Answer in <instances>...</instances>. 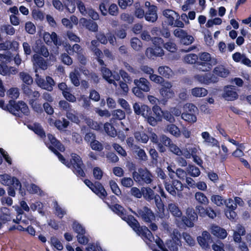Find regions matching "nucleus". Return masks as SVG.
I'll return each instance as SVG.
<instances>
[{
    "mask_svg": "<svg viewBox=\"0 0 251 251\" xmlns=\"http://www.w3.org/2000/svg\"><path fill=\"white\" fill-rule=\"evenodd\" d=\"M47 136L51 144L48 147L57 156L59 161L69 168H71L74 173L77 176L84 177L85 174L82 169L83 163L81 158L77 154L73 153L71 154V158L70 161L66 160L58 151H59L61 152H64L65 151L64 145L52 134L49 133Z\"/></svg>",
    "mask_w": 251,
    "mask_h": 251,
    "instance_id": "nucleus-1",
    "label": "nucleus"
},
{
    "mask_svg": "<svg viewBox=\"0 0 251 251\" xmlns=\"http://www.w3.org/2000/svg\"><path fill=\"white\" fill-rule=\"evenodd\" d=\"M133 108L136 115H141L147 119L148 123L152 126H155L157 121H161L162 118L170 123H173L175 121L174 117L170 112L167 111H163L157 105H154L151 109L147 105H140L136 102L133 104Z\"/></svg>",
    "mask_w": 251,
    "mask_h": 251,
    "instance_id": "nucleus-2",
    "label": "nucleus"
},
{
    "mask_svg": "<svg viewBox=\"0 0 251 251\" xmlns=\"http://www.w3.org/2000/svg\"><path fill=\"white\" fill-rule=\"evenodd\" d=\"M110 208L126 221L133 230L147 243L152 242L154 238L151 232L146 226H140L138 221L131 215H127L126 209L121 205L108 204Z\"/></svg>",
    "mask_w": 251,
    "mask_h": 251,
    "instance_id": "nucleus-3",
    "label": "nucleus"
},
{
    "mask_svg": "<svg viewBox=\"0 0 251 251\" xmlns=\"http://www.w3.org/2000/svg\"><path fill=\"white\" fill-rule=\"evenodd\" d=\"M0 107L4 110H8L14 115L22 117L23 114L27 116L29 114V110L27 104L23 101H19L16 102L14 100H10L9 103L5 105L4 101L0 100Z\"/></svg>",
    "mask_w": 251,
    "mask_h": 251,
    "instance_id": "nucleus-4",
    "label": "nucleus"
},
{
    "mask_svg": "<svg viewBox=\"0 0 251 251\" xmlns=\"http://www.w3.org/2000/svg\"><path fill=\"white\" fill-rule=\"evenodd\" d=\"M143 196L148 201L154 200L157 208V212L159 214H164V204L158 194H155L154 191L150 187L142 188Z\"/></svg>",
    "mask_w": 251,
    "mask_h": 251,
    "instance_id": "nucleus-5",
    "label": "nucleus"
},
{
    "mask_svg": "<svg viewBox=\"0 0 251 251\" xmlns=\"http://www.w3.org/2000/svg\"><path fill=\"white\" fill-rule=\"evenodd\" d=\"M135 86L132 88V91L133 94L139 98H144L145 92L150 91L151 85L149 81L144 77H141L139 79L134 80Z\"/></svg>",
    "mask_w": 251,
    "mask_h": 251,
    "instance_id": "nucleus-6",
    "label": "nucleus"
},
{
    "mask_svg": "<svg viewBox=\"0 0 251 251\" xmlns=\"http://www.w3.org/2000/svg\"><path fill=\"white\" fill-rule=\"evenodd\" d=\"M133 177L135 181L140 184H150L152 181V174L146 168H140L138 172L133 173Z\"/></svg>",
    "mask_w": 251,
    "mask_h": 251,
    "instance_id": "nucleus-7",
    "label": "nucleus"
},
{
    "mask_svg": "<svg viewBox=\"0 0 251 251\" xmlns=\"http://www.w3.org/2000/svg\"><path fill=\"white\" fill-rule=\"evenodd\" d=\"M184 108V112L181 114V118L189 123H195L197 120L198 108L194 104L189 103L185 105Z\"/></svg>",
    "mask_w": 251,
    "mask_h": 251,
    "instance_id": "nucleus-8",
    "label": "nucleus"
},
{
    "mask_svg": "<svg viewBox=\"0 0 251 251\" xmlns=\"http://www.w3.org/2000/svg\"><path fill=\"white\" fill-rule=\"evenodd\" d=\"M72 228L74 231L77 233L76 238L78 242L82 245H86L89 242V239L85 235L86 233L85 228L76 221L73 222Z\"/></svg>",
    "mask_w": 251,
    "mask_h": 251,
    "instance_id": "nucleus-9",
    "label": "nucleus"
},
{
    "mask_svg": "<svg viewBox=\"0 0 251 251\" xmlns=\"http://www.w3.org/2000/svg\"><path fill=\"white\" fill-rule=\"evenodd\" d=\"M164 185L167 192L173 196H176V192L181 191L183 187L182 183L176 179H169L165 181Z\"/></svg>",
    "mask_w": 251,
    "mask_h": 251,
    "instance_id": "nucleus-10",
    "label": "nucleus"
},
{
    "mask_svg": "<svg viewBox=\"0 0 251 251\" xmlns=\"http://www.w3.org/2000/svg\"><path fill=\"white\" fill-rule=\"evenodd\" d=\"M195 78L201 84L206 85L217 83L219 81L218 77L210 72L197 75L195 76Z\"/></svg>",
    "mask_w": 251,
    "mask_h": 251,
    "instance_id": "nucleus-11",
    "label": "nucleus"
},
{
    "mask_svg": "<svg viewBox=\"0 0 251 251\" xmlns=\"http://www.w3.org/2000/svg\"><path fill=\"white\" fill-rule=\"evenodd\" d=\"M198 220V214L192 208H188L186 209V216H182V221L187 226L192 227L194 226V222Z\"/></svg>",
    "mask_w": 251,
    "mask_h": 251,
    "instance_id": "nucleus-12",
    "label": "nucleus"
},
{
    "mask_svg": "<svg viewBox=\"0 0 251 251\" xmlns=\"http://www.w3.org/2000/svg\"><path fill=\"white\" fill-rule=\"evenodd\" d=\"M174 34L176 37L179 39L180 43L184 45H189L194 41V38L192 35H188L186 31L182 29H176Z\"/></svg>",
    "mask_w": 251,
    "mask_h": 251,
    "instance_id": "nucleus-13",
    "label": "nucleus"
},
{
    "mask_svg": "<svg viewBox=\"0 0 251 251\" xmlns=\"http://www.w3.org/2000/svg\"><path fill=\"white\" fill-rule=\"evenodd\" d=\"M224 204L226 206L225 213L226 217L230 220H234L237 218V214L235 212L237 208V205L234 204L233 201L229 198L226 200Z\"/></svg>",
    "mask_w": 251,
    "mask_h": 251,
    "instance_id": "nucleus-14",
    "label": "nucleus"
},
{
    "mask_svg": "<svg viewBox=\"0 0 251 251\" xmlns=\"http://www.w3.org/2000/svg\"><path fill=\"white\" fill-rule=\"evenodd\" d=\"M22 89L24 94L28 98V103H33L34 101H37L40 97L39 92L33 91L29 86L25 84H23Z\"/></svg>",
    "mask_w": 251,
    "mask_h": 251,
    "instance_id": "nucleus-15",
    "label": "nucleus"
},
{
    "mask_svg": "<svg viewBox=\"0 0 251 251\" xmlns=\"http://www.w3.org/2000/svg\"><path fill=\"white\" fill-rule=\"evenodd\" d=\"M137 216L141 217L142 220L146 223H151L152 219L154 217L152 211L147 206H144L142 208L137 210Z\"/></svg>",
    "mask_w": 251,
    "mask_h": 251,
    "instance_id": "nucleus-16",
    "label": "nucleus"
},
{
    "mask_svg": "<svg viewBox=\"0 0 251 251\" xmlns=\"http://www.w3.org/2000/svg\"><path fill=\"white\" fill-rule=\"evenodd\" d=\"M160 93L163 100L167 101L175 96V93L172 89V85L170 82H166L162 86L160 89Z\"/></svg>",
    "mask_w": 251,
    "mask_h": 251,
    "instance_id": "nucleus-17",
    "label": "nucleus"
},
{
    "mask_svg": "<svg viewBox=\"0 0 251 251\" xmlns=\"http://www.w3.org/2000/svg\"><path fill=\"white\" fill-rule=\"evenodd\" d=\"M37 83L40 87L48 91H52L55 85L54 80L50 76H46V79L42 78L38 79Z\"/></svg>",
    "mask_w": 251,
    "mask_h": 251,
    "instance_id": "nucleus-18",
    "label": "nucleus"
},
{
    "mask_svg": "<svg viewBox=\"0 0 251 251\" xmlns=\"http://www.w3.org/2000/svg\"><path fill=\"white\" fill-rule=\"evenodd\" d=\"M196 209L198 212V214L200 217H208L209 218L213 219L217 216L216 211L211 207L207 206L205 208L201 205L196 206Z\"/></svg>",
    "mask_w": 251,
    "mask_h": 251,
    "instance_id": "nucleus-19",
    "label": "nucleus"
},
{
    "mask_svg": "<svg viewBox=\"0 0 251 251\" xmlns=\"http://www.w3.org/2000/svg\"><path fill=\"white\" fill-rule=\"evenodd\" d=\"M197 240L199 245L204 249L209 248V243L212 241L211 235L207 231H203L202 232L201 236L197 237Z\"/></svg>",
    "mask_w": 251,
    "mask_h": 251,
    "instance_id": "nucleus-20",
    "label": "nucleus"
},
{
    "mask_svg": "<svg viewBox=\"0 0 251 251\" xmlns=\"http://www.w3.org/2000/svg\"><path fill=\"white\" fill-rule=\"evenodd\" d=\"M154 45V52L157 57L162 56L164 54L163 50V39L160 37H154L152 39Z\"/></svg>",
    "mask_w": 251,
    "mask_h": 251,
    "instance_id": "nucleus-21",
    "label": "nucleus"
},
{
    "mask_svg": "<svg viewBox=\"0 0 251 251\" xmlns=\"http://www.w3.org/2000/svg\"><path fill=\"white\" fill-rule=\"evenodd\" d=\"M91 190L101 199H104L107 195V193L102 186L99 181H96L95 184Z\"/></svg>",
    "mask_w": 251,
    "mask_h": 251,
    "instance_id": "nucleus-22",
    "label": "nucleus"
},
{
    "mask_svg": "<svg viewBox=\"0 0 251 251\" xmlns=\"http://www.w3.org/2000/svg\"><path fill=\"white\" fill-rule=\"evenodd\" d=\"M180 243L179 238L176 235H174L171 239L166 241V245L171 251H177Z\"/></svg>",
    "mask_w": 251,
    "mask_h": 251,
    "instance_id": "nucleus-23",
    "label": "nucleus"
},
{
    "mask_svg": "<svg viewBox=\"0 0 251 251\" xmlns=\"http://www.w3.org/2000/svg\"><path fill=\"white\" fill-rule=\"evenodd\" d=\"M223 96L226 100L230 101L234 100L238 98L237 93L234 89L230 87H227L225 89Z\"/></svg>",
    "mask_w": 251,
    "mask_h": 251,
    "instance_id": "nucleus-24",
    "label": "nucleus"
},
{
    "mask_svg": "<svg viewBox=\"0 0 251 251\" xmlns=\"http://www.w3.org/2000/svg\"><path fill=\"white\" fill-rule=\"evenodd\" d=\"M157 7L154 5H152L151 7L148 9L145 15V18L146 21L154 23L157 19Z\"/></svg>",
    "mask_w": 251,
    "mask_h": 251,
    "instance_id": "nucleus-25",
    "label": "nucleus"
},
{
    "mask_svg": "<svg viewBox=\"0 0 251 251\" xmlns=\"http://www.w3.org/2000/svg\"><path fill=\"white\" fill-rule=\"evenodd\" d=\"M211 232L214 236L221 239H225L227 234L225 229L218 226H212Z\"/></svg>",
    "mask_w": 251,
    "mask_h": 251,
    "instance_id": "nucleus-26",
    "label": "nucleus"
},
{
    "mask_svg": "<svg viewBox=\"0 0 251 251\" xmlns=\"http://www.w3.org/2000/svg\"><path fill=\"white\" fill-rule=\"evenodd\" d=\"M213 73L217 76L224 78L227 77L229 74L228 70L223 65H219L215 67Z\"/></svg>",
    "mask_w": 251,
    "mask_h": 251,
    "instance_id": "nucleus-27",
    "label": "nucleus"
},
{
    "mask_svg": "<svg viewBox=\"0 0 251 251\" xmlns=\"http://www.w3.org/2000/svg\"><path fill=\"white\" fill-rule=\"evenodd\" d=\"M34 64L38 68L45 70L47 69L48 65L45 59L38 54H34L33 56Z\"/></svg>",
    "mask_w": 251,
    "mask_h": 251,
    "instance_id": "nucleus-28",
    "label": "nucleus"
},
{
    "mask_svg": "<svg viewBox=\"0 0 251 251\" xmlns=\"http://www.w3.org/2000/svg\"><path fill=\"white\" fill-rule=\"evenodd\" d=\"M100 71L103 78L109 83L116 84L115 80L111 78L112 76V73L110 69L105 66H103L100 67Z\"/></svg>",
    "mask_w": 251,
    "mask_h": 251,
    "instance_id": "nucleus-29",
    "label": "nucleus"
},
{
    "mask_svg": "<svg viewBox=\"0 0 251 251\" xmlns=\"http://www.w3.org/2000/svg\"><path fill=\"white\" fill-rule=\"evenodd\" d=\"M212 61V63H210V62H199L198 69L200 71L202 72H208L211 70L213 65H215L217 64V61L216 59H213Z\"/></svg>",
    "mask_w": 251,
    "mask_h": 251,
    "instance_id": "nucleus-30",
    "label": "nucleus"
},
{
    "mask_svg": "<svg viewBox=\"0 0 251 251\" xmlns=\"http://www.w3.org/2000/svg\"><path fill=\"white\" fill-rule=\"evenodd\" d=\"M69 77L74 86L77 87L80 85V74L77 69H75L74 71L71 72Z\"/></svg>",
    "mask_w": 251,
    "mask_h": 251,
    "instance_id": "nucleus-31",
    "label": "nucleus"
},
{
    "mask_svg": "<svg viewBox=\"0 0 251 251\" xmlns=\"http://www.w3.org/2000/svg\"><path fill=\"white\" fill-rule=\"evenodd\" d=\"M81 23H83V24L86 28L90 31L96 32L98 31V26L97 24L93 21L90 20H87L83 18L81 19Z\"/></svg>",
    "mask_w": 251,
    "mask_h": 251,
    "instance_id": "nucleus-32",
    "label": "nucleus"
},
{
    "mask_svg": "<svg viewBox=\"0 0 251 251\" xmlns=\"http://www.w3.org/2000/svg\"><path fill=\"white\" fill-rule=\"evenodd\" d=\"M103 128L105 132L109 136L114 137L117 134V131L113 125L109 123H105L103 126Z\"/></svg>",
    "mask_w": 251,
    "mask_h": 251,
    "instance_id": "nucleus-33",
    "label": "nucleus"
},
{
    "mask_svg": "<svg viewBox=\"0 0 251 251\" xmlns=\"http://www.w3.org/2000/svg\"><path fill=\"white\" fill-rule=\"evenodd\" d=\"M158 72L162 77L167 78H169L173 75L172 70L170 68L166 66H160L158 69Z\"/></svg>",
    "mask_w": 251,
    "mask_h": 251,
    "instance_id": "nucleus-34",
    "label": "nucleus"
},
{
    "mask_svg": "<svg viewBox=\"0 0 251 251\" xmlns=\"http://www.w3.org/2000/svg\"><path fill=\"white\" fill-rule=\"evenodd\" d=\"M54 125L59 130L63 128H67L69 125V122L65 118H62L61 119H57L55 121Z\"/></svg>",
    "mask_w": 251,
    "mask_h": 251,
    "instance_id": "nucleus-35",
    "label": "nucleus"
},
{
    "mask_svg": "<svg viewBox=\"0 0 251 251\" xmlns=\"http://www.w3.org/2000/svg\"><path fill=\"white\" fill-rule=\"evenodd\" d=\"M134 135L136 140L139 142L145 144L149 141L148 135L143 131H136Z\"/></svg>",
    "mask_w": 251,
    "mask_h": 251,
    "instance_id": "nucleus-36",
    "label": "nucleus"
},
{
    "mask_svg": "<svg viewBox=\"0 0 251 251\" xmlns=\"http://www.w3.org/2000/svg\"><path fill=\"white\" fill-rule=\"evenodd\" d=\"M50 37L51 42L53 43V44L59 47L60 46L62 45V41L61 39L58 38L57 34L55 32H52L51 34L48 33V34H45L44 36V40L46 41V38L48 37Z\"/></svg>",
    "mask_w": 251,
    "mask_h": 251,
    "instance_id": "nucleus-37",
    "label": "nucleus"
},
{
    "mask_svg": "<svg viewBox=\"0 0 251 251\" xmlns=\"http://www.w3.org/2000/svg\"><path fill=\"white\" fill-rule=\"evenodd\" d=\"M188 175L195 177L199 176L201 171L198 167L195 165H189L186 168Z\"/></svg>",
    "mask_w": 251,
    "mask_h": 251,
    "instance_id": "nucleus-38",
    "label": "nucleus"
},
{
    "mask_svg": "<svg viewBox=\"0 0 251 251\" xmlns=\"http://www.w3.org/2000/svg\"><path fill=\"white\" fill-rule=\"evenodd\" d=\"M168 208L171 213L176 217H180L182 212L178 208L177 205L175 203H170L168 205Z\"/></svg>",
    "mask_w": 251,
    "mask_h": 251,
    "instance_id": "nucleus-39",
    "label": "nucleus"
},
{
    "mask_svg": "<svg viewBox=\"0 0 251 251\" xmlns=\"http://www.w3.org/2000/svg\"><path fill=\"white\" fill-rule=\"evenodd\" d=\"M192 94L196 97H202L205 96L208 93L207 90L202 87H195L192 89Z\"/></svg>",
    "mask_w": 251,
    "mask_h": 251,
    "instance_id": "nucleus-40",
    "label": "nucleus"
},
{
    "mask_svg": "<svg viewBox=\"0 0 251 251\" xmlns=\"http://www.w3.org/2000/svg\"><path fill=\"white\" fill-rule=\"evenodd\" d=\"M195 197L197 201L200 203L207 205L209 203V201L205 195L201 192H197L195 193Z\"/></svg>",
    "mask_w": 251,
    "mask_h": 251,
    "instance_id": "nucleus-41",
    "label": "nucleus"
},
{
    "mask_svg": "<svg viewBox=\"0 0 251 251\" xmlns=\"http://www.w3.org/2000/svg\"><path fill=\"white\" fill-rule=\"evenodd\" d=\"M211 201L218 206H222L226 202L223 196L219 195H213L211 197Z\"/></svg>",
    "mask_w": 251,
    "mask_h": 251,
    "instance_id": "nucleus-42",
    "label": "nucleus"
},
{
    "mask_svg": "<svg viewBox=\"0 0 251 251\" xmlns=\"http://www.w3.org/2000/svg\"><path fill=\"white\" fill-rule=\"evenodd\" d=\"M30 128L41 138H44L46 137L45 132L42 127L39 124H34V126Z\"/></svg>",
    "mask_w": 251,
    "mask_h": 251,
    "instance_id": "nucleus-43",
    "label": "nucleus"
},
{
    "mask_svg": "<svg viewBox=\"0 0 251 251\" xmlns=\"http://www.w3.org/2000/svg\"><path fill=\"white\" fill-rule=\"evenodd\" d=\"M167 129L172 135L176 137H179L181 134L179 128L173 124L168 125Z\"/></svg>",
    "mask_w": 251,
    "mask_h": 251,
    "instance_id": "nucleus-44",
    "label": "nucleus"
},
{
    "mask_svg": "<svg viewBox=\"0 0 251 251\" xmlns=\"http://www.w3.org/2000/svg\"><path fill=\"white\" fill-rule=\"evenodd\" d=\"M33 50L35 52L43 55L45 57H47L49 55V51L44 45H41L40 47H39L37 45L35 48L33 49Z\"/></svg>",
    "mask_w": 251,
    "mask_h": 251,
    "instance_id": "nucleus-45",
    "label": "nucleus"
},
{
    "mask_svg": "<svg viewBox=\"0 0 251 251\" xmlns=\"http://www.w3.org/2000/svg\"><path fill=\"white\" fill-rule=\"evenodd\" d=\"M162 46L163 48L167 50L168 51L172 53L176 52L177 50L176 44L171 41H169V42H167L165 43H164V42L163 41V45Z\"/></svg>",
    "mask_w": 251,
    "mask_h": 251,
    "instance_id": "nucleus-46",
    "label": "nucleus"
},
{
    "mask_svg": "<svg viewBox=\"0 0 251 251\" xmlns=\"http://www.w3.org/2000/svg\"><path fill=\"white\" fill-rule=\"evenodd\" d=\"M130 44L132 48L137 51L140 50L142 47L141 41L136 37L132 38L131 39Z\"/></svg>",
    "mask_w": 251,
    "mask_h": 251,
    "instance_id": "nucleus-47",
    "label": "nucleus"
},
{
    "mask_svg": "<svg viewBox=\"0 0 251 251\" xmlns=\"http://www.w3.org/2000/svg\"><path fill=\"white\" fill-rule=\"evenodd\" d=\"M20 76L23 81L27 85V86L31 85L33 82V79L31 76L26 73L21 72Z\"/></svg>",
    "mask_w": 251,
    "mask_h": 251,
    "instance_id": "nucleus-48",
    "label": "nucleus"
},
{
    "mask_svg": "<svg viewBox=\"0 0 251 251\" xmlns=\"http://www.w3.org/2000/svg\"><path fill=\"white\" fill-rule=\"evenodd\" d=\"M174 11L170 9H166L164 10L163 12V15L168 18V24L169 25L173 26L174 25V22L175 21L174 18L172 16V14L174 13Z\"/></svg>",
    "mask_w": 251,
    "mask_h": 251,
    "instance_id": "nucleus-49",
    "label": "nucleus"
},
{
    "mask_svg": "<svg viewBox=\"0 0 251 251\" xmlns=\"http://www.w3.org/2000/svg\"><path fill=\"white\" fill-rule=\"evenodd\" d=\"M90 146L93 150L96 151H101L103 149V145L96 139L90 143Z\"/></svg>",
    "mask_w": 251,
    "mask_h": 251,
    "instance_id": "nucleus-50",
    "label": "nucleus"
},
{
    "mask_svg": "<svg viewBox=\"0 0 251 251\" xmlns=\"http://www.w3.org/2000/svg\"><path fill=\"white\" fill-rule=\"evenodd\" d=\"M198 59V56L194 53L187 54L185 56L184 60L188 64H195Z\"/></svg>",
    "mask_w": 251,
    "mask_h": 251,
    "instance_id": "nucleus-51",
    "label": "nucleus"
},
{
    "mask_svg": "<svg viewBox=\"0 0 251 251\" xmlns=\"http://www.w3.org/2000/svg\"><path fill=\"white\" fill-rule=\"evenodd\" d=\"M12 178L11 176L8 174L0 175V182L4 185L10 186Z\"/></svg>",
    "mask_w": 251,
    "mask_h": 251,
    "instance_id": "nucleus-52",
    "label": "nucleus"
},
{
    "mask_svg": "<svg viewBox=\"0 0 251 251\" xmlns=\"http://www.w3.org/2000/svg\"><path fill=\"white\" fill-rule=\"evenodd\" d=\"M109 185L113 193L118 196L121 195L122 192L117 183L113 180L109 181Z\"/></svg>",
    "mask_w": 251,
    "mask_h": 251,
    "instance_id": "nucleus-53",
    "label": "nucleus"
},
{
    "mask_svg": "<svg viewBox=\"0 0 251 251\" xmlns=\"http://www.w3.org/2000/svg\"><path fill=\"white\" fill-rule=\"evenodd\" d=\"M112 116L114 119L121 120L125 119L126 115L124 111L121 109H117L113 111Z\"/></svg>",
    "mask_w": 251,
    "mask_h": 251,
    "instance_id": "nucleus-54",
    "label": "nucleus"
},
{
    "mask_svg": "<svg viewBox=\"0 0 251 251\" xmlns=\"http://www.w3.org/2000/svg\"><path fill=\"white\" fill-rule=\"evenodd\" d=\"M107 14L113 16H117L118 15L119 8L116 4L111 3L110 5H109Z\"/></svg>",
    "mask_w": 251,
    "mask_h": 251,
    "instance_id": "nucleus-55",
    "label": "nucleus"
},
{
    "mask_svg": "<svg viewBox=\"0 0 251 251\" xmlns=\"http://www.w3.org/2000/svg\"><path fill=\"white\" fill-rule=\"evenodd\" d=\"M108 1H103L101 2L99 5V9L100 11L101 14L103 16H106L107 15V11L109 7Z\"/></svg>",
    "mask_w": 251,
    "mask_h": 251,
    "instance_id": "nucleus-56",
    "label": "nucleus"
},
{
    "mask_svg": "<svg viewBox=\"0 0 251 251\" xmlns=\"http://www.w3.org/2000/svg\"><path fill=\"white\" fill-rule=\"evenodd\" d=\"M8 96L14 100L17 99L19 96V92L18 88H11L7 91Z\"/></svg>",
    "mask_w": 251,
    "mask_h": 251,
    "instance_id": "nucleus-57",
    "label": "nucleus"
},
{
    "mask_svg": "<svg viewBox=\"0 0 251 251\" xmlns=\"http://www.w3.org/2000/svg\"><path fill=\"white\" fill-rule=\"evenodd\" d=\"M112 147L119 155L124 157H126L127 155L126 151L119 144L113 143Z\"/></svg>",
    "mask_w": 251,
    "mask_h": 251,
    "instance_id": "nucleus-58",
    "label": "nucleus"
},
{
    "mask_svg": "<svg viewBox=\"0 0 251 251\" xmlns=\"http://www.w3.org/2000/svg\"><path fill=\"white\" fill-rule=\"evenodd\" d=\"M76 4L77 8L79 12H80V13L84 16L86 15L87 10L89 8H86L84 3L80 0H78L77 1Z\"/></svg>",
    "mask_w": 251,
    "mask_h": 251,
    "instance_id": "nucleus-59",
    "label": "nucleus"
},
{
    "mask_svg": "<svg viewBox=\"0 0 251 251\" xmlns=\"http://www.w3.org/2000/svg\"><path fill=\"white\" fill-rule=\"evenodd\" d=\"M121 184L125 187L129 188L134 184L132 179L130 177H124L121 179Z\"/></svg>",
    "mask_w": 251,
    "mask_h": 251,
    "instance_id": "nucleus-60",
    "label": "nucleus"
},
{
    "mask_svg": "<svg viewBox=\"0 0 251 251\" xmlns=\"http://www.w3.org/2000/svg\"><path fill=\"white\" fill-rule=\"evenodd\" d=\"M200 59L202 61V62H210V63H212V61L214 58H211L210 53L204 52L201 54Z\"/></svg>",
    "mask_w": 251,
    "mask_h": 251,
    "instance_id": "nucleus-61",
    "label": "nucleus"
},
{
    "mask_svg": "<svg viewBox=\"0 0 251 251\" xmlns=\"http://www.w3.org/2000/svg\"><path fill=\"white\" fill-rule=\"evenodd\" d=\"M25 29L26 31L30 34H33L35 33L36 27L31 22H28L25 23Z\"/></svg>",
    "mask_w": 251,
    "mask_h": 251,
    "instance_id": "nucleus-62",
    "label": "nucleus"
},
{
    "mask_svg": "<svg viewBox=\"0 0 251 251\" xmlns=\"http://www.w3.org/2000/svg\"><path fill=\"white\" fill-rule=\"evenodd\" d=\"M51 244L57 250L61 251L63 249V247L61 242L56 237H52L50 238Z\"/></svg>",
    "mask_w": 251,
    "mask_h": 251,
    "instance_id": "nucleus-63",
    "label": "nucleus"
},
{
    "mask_svg": "<svg viewBox=\"0 0 251 251\" xmlns=\"http://www.w3.org/2000/svg\"><path fill=\"white\" fill-rule=\"evenodd\" d=\"M61 61L65 65L70 66L73 64L72 58L67 53H64L61 55Z\"/></svg>",
    "mask_w": 251,
    "mask_h": 251,
    "instance_id": "nucleus-64",
    "label": "nucleus"
}]
</instances>
